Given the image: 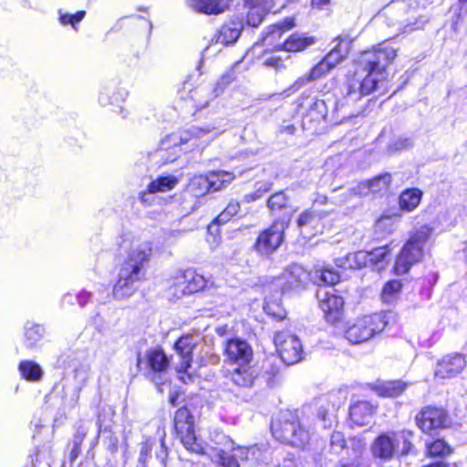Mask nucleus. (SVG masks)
I'll return each mask as SVG.
<instances>
[{
  "instance_id": "nucleus-1",
  "label": "nucleus",
  "mask_w": 467,
  "mask_h": 467,
  "mask_svg": "<svg viewBox=\"0 0 467 467\" xmlns=\"http://www.w3.org/2000/svg\"><path fill=\"white\" fill-rule=\"evenodd\" d=\"M398 48L382 42L370 50L360 53L355 59V70L346 86V103L356 102L384 85L386 68L397 57Z\"/></svg>"
},
{
  "instance_id": "nucleus-2",
  "label": "nucleus",
  "mask_w": 467,
  "mask_h": 467,
  "mask_svg": "<svg viewBox=\"0 0 467 467\" xmlns=\"http://www.w3.org/2000/svg\"><path fill=\"white\" fill-rule=\"evenodd\" d=\"M151 254L149 243L133 245L127 258L120 265L118 279L112 289V296L117 300L131 296L140 287L145 277V265Z\"/></svg>"
},
{
  "instance_id": "nucleus-3",
  "label": "nucleus",
  "mask_w": 467,
  "mask_h": 467,
  "mask_svg": "<svg viewBox=\"0 0 467 467\" xmlns=\"http://www.w3.org/2000/svg\"><path fill=\"white\" fill-rule=\"evenodd\" d=\"M213 127H191L179 133H172L163 139L159 148L150 154L155 164H166L177 160L182 151H191L196 148L203 149L210 141L208 135Z\"/></svg>"
},
{
  "instance_id": "nucleus-4",
  "label": "nucleus",
  "mask_w": 467,
  "mask_h": 467,
  "mask_svg": "<svg viewBox=\"0 0 467 467\" xmlns=\"http://www.w3.org/2000/svg\"><path fill=\"white\" fill-rule=\"evenodd\" d=\"M433 1L413 0V3H408L405 0L393 1L382 9L380 16L386 18L388 26L396 27V35L408 34L422 28L427 22L424 17H420L412 22L409 16L410 11L420 7L426 8Z\"/></svg>"
},
{
  "instance_id": "nucleus-5",
  "label": "nucleus",
  "mask_w": 467,
  "mask_h": 467,
  "mask_svg": "<svg viewBox=\"0 0 467 467\" xmlns=\"http://www.w3.org/2000/svg\"><path fill=\"white\" fill-rule=\"evenodd\" d=\"M431 234L432 228L426 224L411 233L396 259L394 268L398 275L406 274L414 264L423 259Z\"/></svg>"
},
{
  "instance_id": "nucleus-6",
  "label": "nucleus",
  "mask_w": 467,
  "mask_h": 467,
  "mask_svg": "<svg viewBox=\"0 0 467 467\" xmlns=\"http://www.w3.org/2000/svg\"><path fill=\"white\" fill-rule=\"evenodd\" d=\"M273 435L281 442L295 447H304L310 440V431L303 426L296 412L284 411L272 421Z\"/></svg>"
},
{
  "instance_id": "nucleus-7",
  "label": "nucleus",
  "mask_w": 467,
  "mask_h": 467,
  "mask_svg": "<svg viewBox=\"0 0 467 467\" xmlns=\"http://www.w3.org/2000/svg\"><path fill=\"white\" fill-rule=\"evenodd\" d=\"M215 447L211 448L210 457L217 467H240L236 459L229 453L237 450L242 460H248L249 454L254 452V448L234 447V442L224 434H217L215 436Z\"/></svg>"
},
{
  "instance_id": "nucleus-8",
  "label": "nucleus",
  "mask_w": 467,
  "mask_h": 467,
  "mask_svg": "<svg viewBox=\"0 0 467 467\" xmlns=\"http://www.w3.org/2000/svg\"><path fill=\"white\" fill-rule=\"evenodd\" d=\"M386 322L380 314H373L357 318L347 331L346 337L352 344H360L370 339L375 334L381 332Z\"/></svg>"
},
{
  "instance_id": "nucleus-9",
  "label": "nucleus",
  "mask_w": 467,
  "mask_h": 467,
  "mask_svg": "<svg viewBox=\"0 0 467 467\" xmlns=\"http://www.w3.org/2000/svg\"><path fill=\"white\" fill-rule=\"evenodd\" d=\"M276 350L286 365H294L303 358V348L299 338L287 331L277 332L275 335Z\"/></svg>"
},
{
  "instance_id": "nucleus-10",
  "label": "nucleus",
  "mask_w": 467,
  "mask_h": 467,
  "mask_svg": "<svg viewBox=\"0 0 467 467\" xmlns=\"http://www.w3.org/2000/svg\"><path fill=\"white\" fill-rule=\"evenodd\" d=\"M286 227L287 222L285 220L275 221L258 235L254 244L255 250L261 254L274 253L281 245Z\"/></svg>"
},
{
  "instance_id": "nucleus-11",
  "label": "nucleus",
  "mask_w": 467,
  "mask_h": 467,
  "mask_svg": "<svg viewBox=\"0 0 467 467\" xmlns=\"http://www.w3.org/2000/svg\"><path fill=\"white\" fill-rule=\"evenodd\" d=\"M317 298L327 322L334 324L341 319L344 300L341 296L334 294L332 287H319L317 291Z\"/></svg>"
},
{
  "instance_id": "nucleus-12",
  "label": "nucleus",
  "mask_w": 467,
  "mask_h": 467,
  "mask_svg": "<svg viewBox=\"0 0 467 467\" xmlns=\"http://www.w3.org/2000/svg\"><path fill=\"white\" fill-rule=\"evenodd\" d=\"M328 215V212L317 210L315 207L302 212L296 220L300 234L305 238H311L322 234L325 229V220Z\"/></svg>"
},
{
  "instance_id": "nucleus-13",
  "label": "nucleus",
  "mask_w": 467,
  "mask_h": 467,
  "mask_svg": "<svg viewBox=\"0 0 467 467\" xmlns=\"http://www.w3.org/2000/svg\"><path fill=\"white\" fill-rule=\"evenodd\" d=\"M448 415L441 408L427 406L416 416L417 426L425 433L431 434L447 426Z\"/></svg>"
},
{
  "instance_id": "nucleus-14",
  "label": "nucleus",
  "mask_w": 467,
  "mask_h": 467,
  "mask_svg": "<svg viewBox=\"0 0 467 467\" xmlns=\"http://www.w3.org/2000/svg\"><path fill=\"white\" fill-rule=\"evenodd\" d=\"M198 338L192 335H186L181 337L175 343V350L181 358V362L177 366L178 374H184L180 376V379L184 383L187 379H191V374L189 368H191L192 361V351L197 346Z\"/></svg>"
},
{
  "instance_id": "nucleus-15",
  "label": "nucleus",
  "mask_w": 467,
  "mask_h": 467,
  "mask_svg": "<svg viewBox=\"0 0 467 467\" xmlns=\"http://www.w3.org/2000/svg\"><path fill=\"white\" fill-rule=\"evenodd\" d=\"M210 281L193 270H186L176 277L175 295L178 296L192 294L208 288Z\"/></svg>"
},
{
  "instance_id": "nucleus-16",
  "label": "nucleus",
  "mask_w": 467,
  "mask_h": 467,
  "mask_svg": "<svg viewBox=\"0 0 467 467\" xmlns=\"http://www.w3.org/2000/svg\"><path fill=\"white\" fill-rule=\"evenodd\" d=\"M391 183V174L385 172L374 177L371 180H367L357 183L351 187L349 192L360 197L367 196L369 193H384L387 192Z\"/></svg>"
},
{
  "instance_id": "nucleus-17",
  "label": "nucleus",
  "mask_w": 467,
  "mask_h": 467,
  "mask_svg": "<svg viewBox=\"0 0 467 467\" xmlns=\"http://www.w3.org/2000/svg\"><path fill=\"white\" fill-rule=\"evenodd\" d=\"M466 366L463 355L453 353L444 356L438 361L435 376L441 379H450L459 375Z\"/></svg>"
},
{
  "instance_id": "nucleus-18",
  "label": "nucleus",
  "mask_w": 467,
  "mask_h": 467,
  "mask_svg": "<svg viewBox=\"0 0 467 467\" xmlns=\"http://www.w3.org/2000/svg\"><path fill=\"white\" fill-rule=\"evenodd\" d=\"M224 353L226 360L233 365H241L251 362L253 350L249 344L242 339L234 338L226 343Z\"/></svg>"
},
{
  "instance_id": "nucleus-19",
  "label": "nucleus",
  "mask_w": 467,
  "mask_h": 467,
  "mask_svg": "<svg viewBox=\"0 0 467 467\" xmlns=\"http://www.w3.org/2000/svg\"><path fill=\"white\" fill-rule=\"evenodd\" d=\"M282 279L284 291L301 290L309 281V273L302 265L293 264L285 269Z\"/></svg>"
},
{
  "instance_id": "nucleus-20",
  "label": "nucleus",
  "mask_w": 467,
  "mask_h": 467,
  "mask_svg": "<svg viewBox=\"0 0 467 467\" xmlns=\"http://www.w3.org/2000/svg\"><path fill=\"white\" fill-rule=\"evenodd\" d=\"M398 434L388 432L379 435L371 445V452L374 457L381 460H390L394 457L398 449Z\"/></svg>"
},
{
  "instance_id": "nucleus-21",
  "label": "nucleus",
  "mask_w": 467,
  "mask_h": 467,
  "mask_svg": "<svg viewBox=\"0 0 467 467\" xmlns=\"http://www.w3.org/2000/svg\"><path fill=\"white\" fill-rule=\"evenodd\" d=\"M225 85L222 81L214 84L199 86L191 92V99L197 109H202L209 106L210 102L223 94Z\"/></svg>"
},
{
  "instance_id": "nucleus-22",
  "label": "nucleus",
  "mask_w": 467,
  "mask_h": 467,
  "mask_svg": "<svg viewBox=\"0 0 467 467\" xmlns=\"http://www.w3.org/2000/svg\"><path fill=\"white\" fill-rule=\"evenodd\" d=\"M145 358L147 367L150 369L149 377L152 379L156 374L165 372L170 366V359L161 348H156L148 350Z\"/></svg>"
},
{
  "instance_id": "nucleus-23",
  "label": "nucleus",
  "mask_w": 467,
  "mask_h": 467,
  "mask_svg": "<svg viewBox=\"0 0 467 467\" xmlns=\"http://www.w3.org/2000/svg\"><path fill=\"white\" fill-rule=\"evenodd\" d=\"M128 97L126 88L119 87L114 83H110L102 88L99 95V103L103 106L120 107Z\"/></svg>"
},
{
  "instance_id": "nucleus-24",
  "label": "nucleus",
  "mask_w": 467,
  "mask_h": 467,
  "mask_svg": "<svg viewBox=\"0 0 467 467\" xmlns=\"http://www.w3.org/2000/svg\"><path fill=\"white\" fill-rule=\"evenodd\" d=\"M244 28L243 21L235 18L224 24L219 30L216 42L227 46L234 43Z\"/></svg>"
},
{
  "instance_id": "nucleus-25",
  "label": "nucleus",
  "mask_w": 467,
  "mask_h": 467,
  "mask_svg": "<svg viewBox=\"0 0 467 467\" xmlns=\"http://www.w3.org/2000/svg\"><path fill=\"white\" fill-rule=\"evenodd\" d=\"M372 414L373 407L368 401H357L349 407V418L351 421L358 426L368 424Z\"/></svg>"
},
{
  "instance_id": "nucleus-26",
  "label": "nucleus",
  "mask_w": 467,
  "mask_h": 467,
  "mask_svg": "<svg viewBox=\"0 0 467 467\" xmlns=\"http://www.w3.org/2000/svg\"><path fill=\"white\" fill-rule=\"evenodd\" d=\"M250 364L251 362H246L244 364L236 365V368L233 369L231 372V379L235 385L244 388L253 386L256 378V371Z\"/></svg>"
},
{
  "instance_id": "nucleus-27",
  "label": "nucleus",
  "mask_w": 467,
  "mask_h": 467,
  "mask_svg": "<svg viewBox=\"0 0 467 467\" xmlns=\"http://www.w3.org/2000/svg\"><path fill=\"white\" fill-rule=\"evenodd\" d=\"M337 40V46L323 58L331 68L345 59L350 51L352 40L349 37L338 36Z\"/></svg>"
},
{
  "instance_id": "nucleus-28",
  "label": "nucleus",
  "mask_w": 467,
  "mask_h": 467,
  "mask_svg": "<svg viewBox=\"0 0 467 467\" xmlns=\"http://www.w3.org/2000/svg\"><path fill=\"white\" fill-rule=\"evenodd\" d=\"M187 3L193 10L206 15H218L228 7V0H187Z\"/></svg>"
},
{
  "instance_id": "nucleus-29",
  "label": "nucleus",
  "mask_w": 467,
  "mask_h": 467,
  "mask_svg": "<svg viewBox=\"0 0 467 467\" xmlns=\"http://www.w3.org/2000/svg\"><path fill=\"white\" fill-rule=\"evenodd\" d=\"M45 334V328L33 322H26L25 326L24 344L28 349H35L38 347Z\"/></svg>"
},
{
  "instance_id": "nucleus-30",
  "label": "nucleus",
  "mask_w": 467,
  "mask_h": 467,
  "mask_svg": "<svg viewBox=\"0 0 467 467\" xmlns=\"http://www.w3.org/2000/svg\"><path fill=\"white\" fill-rule=\"evenodd\" d=\"M179 435L182 443L187 449L188 451L198 453V454H204L208 453L210 455L211 451L208 452L206 451L204 446L202 443L197 440L195 433H194V428L192 427L190 430H185V431H176Z\"/></svg>"
},
{
  "instance_id": "nucleus-31",
  "label": "nucleus",
  "mask_w": 467,
  "mask_h": 467,
  "mask_svg": "<svg viewBox=\"0 0 467 467\" xmlns=\"http://www.w3.org/2000/svg\"><path fill=\"white\" fill-rule=\"evenodd\" d=\"M314 44V37L293 34L283 43L282 48L287 52H299Z\"/></svg>"
},
{
  "instance_id": "nucleus-32",
  "label": "nucleus",
  "mask_w": 467,
  "mask_h": 467,
  "mask_svg": "<svg viewBox=\"0 0 467 467\" xmlns=\"http://www.w3.org/2000/svg\"><path fill=\"white\" fill-rule=\"evenodd\" d=\"M18 370L21 377L31 382L40 381L43 377L41 367L32 360H23L18 365Z\"/></svg>"
},
{
  "instance_id": "nucleus-33",
  "label": "nucleus",
  "mask_w": 467,
  "mask_h": 467,
  "mask_svg": "<svg viewBox=\"0 0 467 467\" xmlns=\"http://www.w3.org/2000/svg\"><path fill=\"white\" fill-rule=\"evenodd\" d=\"M206 176L209 180L210 188L213 191H219L225 188L235 178L233 172L222 170L210 171Z\"/></svg>"
},
{
  "instance_id": "nucleus-34",
  "label": "nucleus",
  "mask_w": 467,
  "mask_h": 467,
  "mask_svg": "<svg viewBox=\"0 0 467 467\" xmlns=\"http://www.w3.org/2000/svg\"><path fill=\"white\" fill-rule=\"evenodd\" d=\"M368 266L379 272L383 270L388 265L389 250L387 246L378 247L370 252H368Z\"/></svg>"
},
{
  "instance_id": "nucleus-35",
  "label": "nucleus",
  "mask_w": 467,
  "mask_h": 467,
  "mask_svg": "<svg viewBox=\"0 0 467 467\" xmlns=\"http://www.w3.org/2000/svg\"><path fill=\"white\" fill-rule=\"evenodd\" d=\"M420 200L421 192L420 190H406L400 196V207L403 211L411 212L420 204Z\"/></svg>"
},
{
  "instance_id": "nucleus-36",
  "label": "nucleus",
  "mask_w": 467,
  "mask_h": 467,
  "mask_svg": "<svg viewBox=\"0 0 467 467\" xmlns=\"http://www.w3.org/2000/svg\"><path fill=\"white\" fill-rule=\"evenodd\" d=\"M331 100L328 99V102ZM328 114L327 100L325 99H313L312 102L308 107L307 116L315 120H326Z\"/></svg>"
},
{
  "instance_id": "nucleus-37",
  "label": "nucleus",
  "mask_w": 467,
  "mask_h": 467,
  "mask_svg": "<svg viewBox=\"0 0 467 467\" xmlns=\"http://www.w3.org/2000/svg\"><path fill=\"white\" fill-rule=\"evenodd\" d=\"M210 190V183L206 175L194 176L188 185V191L195 197L203 196Z\"/></svg>"
},
{
  "instance_id": "nucleus-38",
  "label": "nucleus",
  "mask_w": 467,
  "mask_h": 467,
  "mask_svg": "<svg viewBox=\"0 0 467 467\" xmlns=\"http://www.w3.org/2000/svg\"><path fill=\"white\" fill-rule=\"evenodd\" d=\"M178 183L174 176H161L149 183V191L151 192H165L172 190Z\"/></svg>"
},
{
  "instance_id": "nucleus-39",
  "label": "nucleus",
  "mask_w": 467,
  "mask_h": 467,
  "mask_svg": "<svg viewBox=\"0 0 467 467\" xmlns=\"http://www.w3.org/2000/svg\"><path fill=\"white\" fill-rule=\"evenodd\" d=\"M90 366L86 364H81L77 367L74 370V381H75V390L77 392L76 400H78L79 398V393L83 389V388L87 385L88 380L90 375Z\"/></svg>"
},
{
  "instance_id": "nucleus-40",
  "label": "nucleus",
  "mask_w": 467,
  "mask_h": 467,
  "mask_svg": "<svg viewBox=\"0 0 467 467\" xmlns=\"http://www.w3.org/2000/svg\"><path fill=\"white\" fill-rule=\"evenodd\" d=\"M174 427L176 431H185L193 427V419L187 408L177 410L174 415Z\"/></svg>"
},
{
  "instance_id": "nucleus-41",
  "label": "nucleus",
  "mask_w": 467,
  "mask_h": 467,
  "mask_svg": "<svg viewBox=\"0 0 467 467\" xmlns=\"http://www.w3.org/2000/svg\"><path fill=\"white\" fill-rule=\"evenodd\" d=\"M406 389V383L400 380L388 381L383 383L379 391L380 395L386 397H397L400 395Z\"/></svg>"
},
{
  "instance_id": "nucleus-42",
  "label": "nucleus",
  "mask_w": 467,
  "mask_h": 467,
  "mask_svg": "<svg viewBox=\"0 0 467 467\" xmlns=\"http://www.w3.org/2000/svg\"><path fill=\"white\" fill-rule=\"evenodd\" d=\"M267 10L268 6L251 5L250 10L247 13V25L253 27H257L262 23Z\"/></svg>"
},
{
  "instance_id": "nucleus-43",
  "label": "nucleus",
  "mask_w": 467,
  "mask_h": 467,
  "mask_svg": "<svg viewBox=\"0 0 467 467\" xmlns=\"http://www.w3.org/2000/svg\"><path fill=\"white\" fill-rule=\"evenodd\" d=\"M400 290L401 283L400 281L392 280L388 282L382 289V300L388 304L392 303L399 296Z\"/></svg>"
},
{
  "instance_id": "nucleus-44",
  "label": "nucleus",
  "mask_w": 467,
  "mask_h": 467,
  "mask_svg": "<svg viewBox=\"0 0 467 467\" xmlns=\"http://www.w3.org/2000/svg\"><path fill=\"white\" fill-rule=\"evenodd\" d=\"M289 198L284 192L271 195L267 201V207L272 213L280 212L288 205Z\"/></svg>"
},
{
  "instance_id": "nucleus-45",
  "label": "nucleus",
  "mask_w": 467,
  "mask_h": 467,
  "mask_svg": "<svg viewBox=\"0 0 467 467\" xmlns=\"http://www.w3.org/2000/svg\"><path fill=\"white\" fill-rule=\"evenodd\" d=\"M427 451L430 456H445L451 453V447L444 440L438 439L432 442L426 443Z\"/></svg>"
},
{
  "instance_id": "nucleus-46",
  "label": "nucleus",
  "mask_w": 467,
  "mask_h": 467,
  "mask_svg": "<svg viewBox=\"0 0 467 467\" xmlns=\"http://www.w3.org/2000/svg\"><path fill=\"white\" fill-rule=\"evenodd\" d=\"M264 310L268 316H271L277 320H283L286 316L285 308L277 300H266Z\"/></svg>"
},
{
  "instance_id": "nucleus-47",
  "label": "nucleus",
  "mask_w": 467,
  "mask_h": 467,
  "mask_svg": "<svg viewBox=\"0 0 467 467\" xmlns=\"http://www.w3.org/2000/svg\"><path fill=\"white\" fill-rule=\"evenodd\" d=\"M240 211V203L236 201H230L224 210L215 218L214 222L223 224L230 221Z\"/></svg>"
},
{
  "instance_id": "nucleus-48",
  "label": "nucleus",
  "mask_w": 467,
  "mask_h": 467,
  "mask_svg": "<svg viewBox=\"0 0 467 467\" xmlns=\"http://www.w3.org/2000/svg\"><path fill=\"white\" fill-rule=\"evenodd\" d=\"M86 16L85 11H78L76 14H68L63 12L61 9L58 10V20L62 26H72L76 29V25L78 24Z\"/></svg>"
},
{
  "instance_id": "nucleus-49",
  "label": "nucleus",
  "mask_w": 467,
  "mask_h": 467,
  "mask_svg": "<svg viewBox=\"0 0 467 467\" xmlns=\"http://www.w3.org/2000/svg\"><path fill=\"white\" fill-rule=\"evenodd\" d=\"M316 276L319 278L318 285H334L339 280V275L337 272L329 268H324L320 271H316Z\"/></svg>"
},
{
  "instance_id": "nucleus-50",
  "label": "nucleus",
  "mask_w": 467,
  "mask_h": 467,
  "mask_svg": "<svg viewBox=\"0 0 467 467\" xmlns=\"http://www.w3.org/2000/svg\"><path fill=\"white\" fill-rule=\"evenodd\" d=\"M91 426L92 422L90 420H80L77 422L72 443L81 445Z\"/></svg>"
},
{
  "instance_id": "nucleus-51",
  "label": "nucleus",
  "mask_w": 467,
  "mask_h": 467,
  "mask_svg": "<svg viewBox=\"0 0 467 467\" xmlns=\"http://www.w3.org/2000/svg\"><path fill=\"white\" fill-rule=\"evenodd\" d=\"M295 26L292 19H287L283 23L273 25L269 27V32L265 37V40L275 38V35L280 37L282 33L292 28Z\"/></svg>"
},
{
  "instance_id": "nucleus-52",
  "label": "nucleus",
  "mask_w": 467,
  "mask_h": 467,
  "mask_svg": "<svg viewBox=\"0 0 467 467\" xmlns=\"http://www.w3.org/2000/svg\"><path fill=\"white\" fill-rule=\"evenodd\" d=\"M334 408L332 410H329L328 404L320 405L317 415L318 418L323 421L324 428L331 427L334 419Z\"/></svg>"
},
{
  "instance_id": "nucleus-53",
  "label": "nucleus",
  "mask_w": 467,
  "mask_h": 467,
  "mask_svg": "<svg viewBox=\"0 0 467 467\" xmlns=\"http://www.w3.org/2000/svg\"><path fill=\"white\" fill-rule=\"evenodd\" d=\"M354 114L345 109L344 102L335 103V112L332 115L331 120L335 123H341L344 119H349Z\"/></svg>"
},
{
  "instance_id": "nucleus-54",
  "label": "nucleus",
  "mask_w": 467,
  "mask_h": 467,
  "mask_svg": "<svg viewBox=\"0 0 467 467\" xmlns=\"http://www.w3.org/2000/svg\"><path fill=\"white\" fill-rule=\"evenodd\" d=\"M412 146H413V141L411 139L398 138L389 144L388 150L389 152H395V151L410 149Z\"/></svg>"
},
{
  "instance_id": "nucleus-55",
  "label": "nucleus",
  "mask_w": 467,
  "mask_h": 467,
  "mask_svg": "<svg viewBox=\"0 0 467 467\" xmlns=\"http://www.w3.org/2000/svg\"><path fill=\"white\" fill-rule=\"evenodd\" d=\"M154 445L155 441L151 438H148L143 442H141L139 456V462L140 463L145 464V462L150 457V453Z\"/></svg>"
},
{
  "instance_id": "nucleus-56",
  "label": "nucleus",
  "mask_w": 467,
  "mask_h": 467,
  "mask_svg": "<svg viewBox=\"0 0 467 467\" xmlns=\"http://www.w3.org/2000/svg\"><path fill=\"white\" fill-rule=\"evenodd\" d=\"M332 68L327 65V63L322 59L319 63H317L308 73L309 78L312 80H317L322 78L325 74L329 72Z\"/></svg>"
},
{
  "instance_id": "nucleus-57",
  "label": "nucleus",
  "mask_w": 467,
  "mask_h": 467,
  "mask_svg": "<svg viewBox=\"0 0 467 467\" xmlns=\"http://www.w3.org/2000/svg\"><path fill=\"white\" fill-rule=\"evenodd\" d=\"M331 449L336 452H340L346 446V441L343 433L334 431L330 438Z\"/></svg>"
},
{
  "instance_id": "nucleus-58",
  "label": "nucleus",
  "mask_w": 467,
  "mask_h": 467,
  "mask_svg": "<svg viewBox=\"0 0 467 467\" xmlns=\"http://www.w3.org/2000/svg\"><path fill=\"white\" fill-rule=\"evenodd\" d=\"M273 183L270 182H259L256 184L255 191L247 195L248 201H255L261 198L265 192H269L272 188Z\"/></svg>"
},
{
  "instance_id": "nucleus-59",
  "label": "nucleus",
  "mask_w": 467,
  "mask_h": 467,
  "mask_svg": "<svg viewBox=\"0 0 467 467\" xmlns=\"http://www.w3.org/2000/svg\"><path fill=\"white\" fill-rule=\"evenodd\" d=\"M336 264L341 268H358L356 262V253L348 254L345 257L337 258Z\"/></svg>"
},
{
  "instance_id": "nucleus-60",
  "label": "nucleus",
  "mask_w": 467,
  "mask_h": 467,
  "mask_svg": "<svg viewBox=\"0 0 467 467\" xmlns=\"http://www.w3.org/2000/svg\"><path fill=\"white\" fill-rule=\"evenodd\" d=\"M400 438L403 441L401 453L402 454H408L411 451L412 449V443L410 441V439L412 437V432L408 431H403L400 435L398 434V438Z\"/></svg>"
},
{
  "instance_id": "nucleus-61",
  "label": "nucleus",
  "mask_w": 467,
  "mask_h": 467,
  "mask_svg": "<svg viewBox=\"0 0 467 467\" xmlns=\"http://www.w3.org/2000/svg\"><path fill=\"white\" fill-rule=\"evenodd\" d=\"M351 450L353 451V461L357 462L365 450V443L361 440H352Z\"/></svg>"
},
{
  "instance_id": "nucleus-62",
  "label": "nucleus",
  "mask_w": 467,
  "mask_h": 467,
  "mask_svg": "<svg viewBox=\"0 0 467 467\" xmlns=\"http://www.w3.org/2000/svg\"><path fill=\"white\" fill-rule=\"evenodd\" d=\"M313 81L312 78H309V75L306 74L303 77L298 78L292 85L291 87L285 91H291V92H296L301 88H303L306 83Z\"/></svg>"
},
{
  "instance_id": "nucleus-63",
  "label": "nucleus",
  "mask_w": 467,
  "mask_h": 467,
  "mask_svg": "<svg viewBox=\"0 0 467 467\" xmlns=\"http://www.w3.org/2000/svg\"><path fill=\"white\" fill-rule=\"evenodd\" d=\"M368 252L365 251H358L356 252V262H357V267H368Z\"/></svg>"
},
{
  "instance_id": "nucleus-64",
  "label": "nucleus",
  "mask_w": 467,
  "mask_h": 467,
  "mask_svg": "<svg viewBox=\"0 0 467 467\" xmlns=\"http://www.w3.org/2000/svg\"><path fill=\"white\" fill-rule=\"evenodd\" d=\"M108 450L110 451L112 453L116 452L118 451V447H119V439L118 437L113 434V433H110L109 436H108Z\"/></svg>"
}]
</instances>
